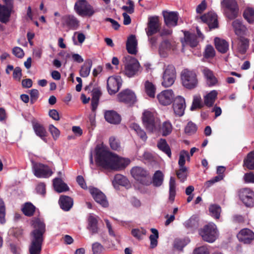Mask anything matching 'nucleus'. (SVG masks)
<instances>
[{
	"label": "nucleus",
	"mask_w": 254,
	"mask_h": 254,
	"mask_svg": "<svg viewBox=\"0 0 254 254\" xmlns=\"http://www.w3.org/2000/svg\"><path fill=\"white\" fill-rule=\"evenodd\" d=\"M31 225L34 230L31 233V242L28 247L29 254H41L46 225L39 218H33Z\"/></svg>",
	"instance_id": "1"
},
{
	"label": "nucleus",
	"mask_w": 254,
	"mask_h": 254,
	"mask_svg": "<svg viewBox=\"0 0 254 254\" xmlns=\"http://www.w3.org/2000/svg\"><path fill=\"white\" fill-rule=\"evenodd\" d=\"M95 150L96 165L105 169H110L114 153L102 147H96Z\"/></svg>",
	"instance_id": "2"
},
{
	"label": "nucleus",
	"mask_w": 254,
	"mask_h": 254,
	"mask_svg": "<svg viewBox=\"0 0 254 254\" xmlns=\"http://www.w3.org/2000/svg\"><path fill=\"white\" fill-rule=\"evenodd\" d=\"M125 75L128 77H132L140 72V65L138 61L130 56L124 57Z\"/></svg>",
	"instance_id": "3"
},
{
	"label": "nucleus",
	"mask_w": 254,
	"mask_h": 254,
	"mask_svg": "<svg viewBox=\"0 0 254 254\" xmlns=\"http://www.w3.org/2000/svg\"><path fill=\"white\" fill-rule=\"evenodd\" d=\"M221 6L226 18L233 20L238 16L239 7L236 0H222Z\"/></svg>",
	"instance_id": "4"
},
{
	"label": "nucleus",
	"mask_w": 254,
	"mask_h": 254,
	"mask_svg": "<svg viewBox=\"0 0 254 254\" xmlns=\"http://www.w3.org/2000/svg\"><path fill=\"white\" fill-rule=\"evenodd\" d=\"M181 78L183 86L188 89H194L197 85L196 74L193 71L188 69H184L181 72Z\"/></svg>",
	"instance_id": "5"
},
{
	"label": "nucleus",
	"mask_w": 254,
	"mask_h": 254,
	"mask_svg": "<svg viewBox=\"0 0 254 254\" xmlns=\"http://www.w3.org/2000/svg\"><path fill=\"white\" fill-rule=\"evenodd\" d=\"M199 234L204 241L213 243L216 240L218 235L216 226L214 223L205 225L199 230Z\"/></svg>",
	"instance_id": "6"
},
{
	"label": "nucleus",
	"mask_w": 254,
	"mask_h": 254,
	"mask_svg": "<svg viewBox=\"0 0 254 254\" xmlns=\"http://www.w3.org/2000/svg\"><path fill=\"white\" fill-rule=\"evenodd\" d=\"M130 174L135 180L143 185L149 186L151 183L149 173L141 167H133L130 170Z\"/></svg>",
	"instance_id": "7"
},
{
	"label": "nucleus",
	"mask_w": 254,
	"mask_h": 254,
	"mask_svg": "<svg viewBox=\"0 0 254 254\" xmlns=\"http://www.w3.org/2000/svg\"><path fill=\"white\" fill-rule=\"evenodd\" d=\"M74 10L81 16H92L96 12L94 7L86 0H78L75 2Z\"/></svg>",
	"instance_id": "8"
},
{
	"label": "nucleus",
	"mask_w": 254,
	"mask_h": 254,
	"mask_svg": "<svg viewBox=\"0 0 254 254\" xmlns=\"http://www.w3.org/2000/svg\"><path fill=\"white\" fill-rule=\"evenodd\" d=\"M119 102L123 103L128 106H132L136 101L135 93L130 89H126L117 95Z\"/></svg>",
	"instance_id": "9"
},
{
	"label": "nucleus",
	"mask_w": 254,
	"mask_h": 254,
	"mask_svg": "<svg viewBox=\"0 0 254 254\" xmlns=\"http://www.w3.org/2000/svg\"><path fill=\"white\" fill-rule=\"evenodd\" d=\"M123 80L119 75L111 76L107 81V89L110 95L117 93L122 86Z\"/></svg>",
	"instance_id": "10"
},
{
	"label": "nucleus",
	"mask_w": 254,
	"mask_h": 254,
	"mask_svg": "<svg viewBox=\"0 0 254 254\" xmlns=\"http://www.w3.org/2000/svg\"><path fill=\"white\" fill-rule=\"evenodd\" d=\"M161 25L158 16H154L149 17L147 26L145 28V32L148 37L159 32L160 30Z\"/></svg>",
	"instance_id": "11"
},
{
	"label": "nucleus",
	"mask_w": 254,
	"mask_h": 254,
	"mask_svg": "<svg viewBox=\"0 0 254 254\" xmlns=\"http://www.w3.org/2000/svg\"><path fill=\"white\" fill-rule=\"evenodd\" d=\"M34 174L39 178H47L52 176L53 172L47 165L42 163L35 164L33 166Z\"/></svg>",
	"instance_id": "12"
},
{
	"label": "nucleus",
	"mask_w": 254,
	"mask_h": 254,
	"mask_svg": "<svg viewBox=\"0 0 254 254\" xmlns=\"http://www.w3.org/2000/svg\"><path fill=\"white\" fill-rule=\"evenodd\" d=\"M110 170L120 171L126 168L130 163L128 158L121 157L117 154H114Z\"/></svg>",
	"instance_id": "13"
},
{
	"label": "nucleus",
	"mask_w": 254,
	"mask_h": 254,
	"mask_svg": "<svg viewBox=\"0 0 254 254\" xmlns=\"http://www.w3.org/2000/svg\"><path fill=\"white\" fill-rule=\"evenodd\" d=\"M239 196L246 206L252 207L254 205V192L251 189L245 188L242 190Z\"/></svg>",
	"instance_id": "14"
},
{
	"label": "nucleus",
	"mask_w": 254,
	"mask_h": 254,
	"mask_svg": "<svg viewBox=\"0 0 254 254\" xmlns=\"http://www.w3.org/2000/svg\"><path fill=\"white\" fill-rule=\"evenodd\" d=\"M142 123L146 129L153 131L155 127V120L153 114L148 111L143 112L142 117Z\"/></svg>",
	"instance_id": "15"
},
{
	"label": "nucleus",
	"mask_w": 254,
	"mask_h": 254,
	"mask_svg": "<svg viewBox=\"0 0 254 254\" xmlns=\"http://www.w3.org/2000/svg\"><path fill=\"white\" fill-rule=\"evenodd\" d=\"M90 193L96 202L101 204L104 207H107L109 203L105 195L99 189L92 188L89 189Z\"/></svg>",
	"instance_id": "16"
},
{
	"label": "nucleus",
	"mask_w": 254,
	"mask_h": 254,
	"mask_svg": "<svg viewBox=\"0 0 254 254\" xmlns=\"http://www.w3.org/2000/svg\"><path fill=\"white\" fill-rule=\"evenodd\" d=\"M62 24L68 29L75 30L78 28L79 21L73 15H65L62 18Z\"/></svg>",
	"instance_id": "17"
},
{
	"label": "nucleus",
	"mask_w": 254,
	"mask_h": 254,
	"mask_svg": "<svg viewBox=\"0 0 254 254\" xmlns=\"http://www.w3.org/2000/svg\"><path fill=\"white\" fill-rule=\"evenodd\" d=\"M200 18L204 23L208 25L210 29L218 28V22L216 13L209 12L202 15Z\"/></svg>",
	"instance_id": "18"
},
{
	"label": "nucleus",
	"mask_w": 254,
	"mask_h": 254,
	"mask_svg": "<svg viewBox=\"0 0 254 254\" xmlns=\"http://www.w3.org/2000/svg\"><path fill=\"white\" fill-rule=\"evenodd\" d=\"M173 108L175 114L179 116H183L186 108L185 99L181 96H178L175 98L173 104Z\"/></svg>",
	"instance_id": "19"
},
{
	"label": "nucleus",
	"mask_w": 254,
	"mask_h": 254,
	"mask_svg": "<svg viewBox=\"0 0 254 254\" xmlns=\"http://www.w3.org/2000/svg\"><path fill=\"white\" fill-rule=\"evenodd\" d=\"M163 16L165 24L168 27H175L177 25L179 18L177 12L164 11Z\"/></svg>",
	"instance_id": "20"
},
{
	"label": "nucleus",
	"mask_w": 254,
	"mask_h": 254,
	"mask_svg": "<svg viewBox=\"0 0 254 254\" xmlns=\"http://www.w3.org/2000/svg\"><path fill=\"white\" fill-rule=\"evenodd\" d=\"M31 123L35 134L46 142L48 133L44 126L38 122L35 119L32 120Z\"/></svg>",
	"instance_id": "21"
},
{
	"label": "nucleus",
	"mask_w": 254,
	"mask_h": 254,
	"mask_svg": "<svg viewBox=\"0 0 254 254\" xmlns=\"http://www.w3.org/2000/svg\"><path fill=\"white\" fill-rule=\"evenodd\" d=\"M159 102L164 106L170 105L174 99V94L172 90H166L162 91L157 96Z\"/></svg>",
	"instance_id": "22"
},
{
	"label": "nucleus",
	"mask_w": 254,
	"mask_h": 254,
	"mask_svg": "<svg viewBox=\"0 0 254 254\" xmlns=\"http://www.w3.org/2000/svg\"><path fill=\"white\" fill-rule=\"evenodd\" d=\"M237 236L239 241L244 244H250L254 240V233L248 228L242 229Z\"/></svg>",
	"instance_id": "23"
},
{
	"label": "nucleus",
	"mask_w": 254,
	"mask_h": 254,
	"mask_svg": "<svg viewBox=\"0 0 254 254\" xmlns=\"http://www.w3.org/2000/svg\"><path fill=\"white\" fill-rule=\"evenodd\" d=\"M13 8L3 5L0 4V22L6 24L10 20L11 13L13 11Z\"/></svg>",
	"instance_id": "24"
},
{
	"label": "nucleus",
	"mask_w": 254,
	"mask_h": 254,
	"mask_svg": "<svg viewBox=\"0 0 254 254\" xmlns=\"http://www.w3.org/2000/svg\"><path fill=\"white\" fill-rule=\"evenodd\" d=\"M184 40L186 45H189L192 48L196 47L197 46L199 42V40H198L195 33L185 31H184Z\"/></svg>",
	"instance_id": "25"
},
{
	"label": "nucleus",
	"mask_w": 254,
	"mask_h": 254,
	"mask_svg": "<svg viewBox=\"0 0 254 254\" xmlns=\"http://www.w3.org/2000/svg\"><path fill=\"white\" fill-rule=\"evenodd\" d=\"M91 107L92 110L94 111L98 107L99 99L102 95L100 87L98 86L94 87L91 91Z\"/></svg>",
	"instance_id": "26"
},
{
	"label": "nucleus",
	"mask_w": 254,
	"mask_h": 254,
	"mask_svg": "<svg viewBox=\"0 0 254 254\" xmlns=\"http://www.w3.org/2000/svg\"><path fill=\"white\" fill-rule=\"evenodd\" d=\"M185 228L189 232L192 233L199 227V220L197 216L193 215L184 223Z\"/></svg>",
	"instance_id": "27"
},
{
	"label": "nucleus",
	"mask_w": 254,
	"mask_h": 254,
	"mask_svg": "<svg viewBox=\"0 0 254 254\" xmlns=\"http://www.w3.org/2000/svg\"><path fill=\"white\" fill-rule=\"evenodd\" d=\"M104 117L106 121L112 124H119L121 121V118L115 111H107L105 113Z\"/></svg>",
	"instance_id": "28"
},
{
	"label": "nucleus",
	"mask_w": 254,
	"mask_h": 254,
	"mask_svg": "<svg viewBox=\"0 0 254 254\" xmlns=\"http://www.w3.org/2000/svg\"><path fill=\"white\" fill-rule=\"evenodd\" d=\"M202 72L206 78V83L209 86H213L216 85L218 80L212 70L207 67H204Z\"/></svg>",
	"instance_id": "29"
},
{
	"label": "nucleus",
	"mask_w": 254,
	"mask_h": 254,
	"mask_svg": "<svg viewBox=\"0 0 254 254\" xmlns=\"http://www.w3.org/2000/svg\"><path fill=\"white\" fill-rule=\"evenodd\" d=\"M137 42L135 35H130L127 41L126 49L129 54L135 55L137 53Z\"/></svg>",
	"instance_id": "30"
},
{
	"label": "nucleus",
	"mask_w": 254,
	"mask_h": 254,
	"mask_svg": "<svg viewBox=\"0 0 254 254\" xmlns=\"http://www.w3.org/2000/svg\"><path fill=\"white\" fill-rule=\"evenodd\" d=\"M73 202V199L66 195L61 196L59 200L61 208L66 211L69 210L72 207Z\"/></svg>",
	"instance_id": "31"
},
{
	"label": "nucleus",
	"mask_w": 254,
	"mask_h": 254,
	"mask_svg": "<svg viewBox=\"0 0 254 254\" xmlns=\"http://www.w3.org/2000/svg\"><path fill=\"white\" fill-rule=\"evenodd\" d=\"M88 226L87 229L91 232L92 234H96L98 232V221L97 217L91 214L88 216Z\"/></svg>",
	"instance_id": "32"
},
{
	"label": "nucleus",
	"mask_w": 254,
	"mask_h": 254,
	"mask_svg": "<svg viewBox=\"0 0 254 254\" xmlns=\"http://www.w3.org/2000/svg\"><path fill=\"white\" fill-rule=\"evenodd\" d=\"M232 26L235 34L240 37L246 34L247 30V27L243 24L242 22L239 20H235L232 22Z\"/></svg>",
	"instance_id": "33"
},
{
	"label": "nucleus",
	"mask_w": 254,
	"mask_h": 254,
	"mask_svg": "<svg viewBox=\"0 0 254 254\" xmlns=\"http://www.w3.org/2000/svg\"><path fill=\"white\" fill-rule=\"evenodd\" d=\"M216 49L222 54L226 53L229 50V43L225 40L216 38L214 40Z\"/></svg>",
	"instance_id": "34"
},
{
	"label": "nucleus",
	"mask_w": 254,
	"mask_h": 254,
	"mask_svg": "<svg viewBox=\"0 0 254 254\" xmlns=\"http://www.w3.org/2000/svg\"><path fill=\"white\" fill-rule=\"evenodd\" d=\"M53 186L55 190L58 192L68 190L67 184L64 182L61 178H56L53 180Z\"/></svg>",
	"instance_id": "35"
},
{
	"label": "nucleus",
	"mask_w": 254,
	"mask_h": 254,
	"mask_svg": "<svg viewBox=\"0 0 254 254\" xmlns=\"http://www.w3.org/2000/svg\"><path fill=\"white\" fill-rule=\"evenodd\" d=\"M92 66V60L91 59L86 60L81 67L79 71L80 75L82 77H87L90 73Z\"/></svg>",
	"instance_id": "36"
},
{
	"label": "nucleus",
	"mask_w": 254,
	"mask_h": 254,
	"mask_svg": "<svg viewBox=\"0 0 254 254\" xmlns=\"http://www.w3.org/2000/svg\"><path fill=\"white\" fill-rule=\"evenodd\" d=\"M238 44V51L241 54H245L249 47V40L246 38L241 36L239 39Z\"/></svg>",
	"instance_id": "37"
},
{
	"label": "nucleus",
	"mask_w": 254,
	"mask_h": 254,
	"mask_svg": "<svg viewBox=\"0 0 254 254\" xmlns=\"http://www.w3.org/2000/svg\"><path fill=\"white\" fill-rule=\"evenodd\" d=\"M158 148L165 153L169 158H171V148L165 139H160L157 143Z\"/></svg>",
	"instance_id": "38"
},
{
	"label": "nucleus",
	"mask_w": 254,
	"mask_h": 254,
	"mask_svg": "<svg viewBox=\"0 0 254 254\" xmlns=\"http://www.w3.org/2000/svg\"><path fill=\"white\" fill-rule=\"evenodd\" d=\"M217 96V92L216 90L211 91L204 96V104L207 107H211L214 103Z\"/></svg>",
	"instance_id": "39"
},
{
	"label": "nucleus",
	"mask_w": 254,
	"mask_h": 254,
	"mask_svg": "<svg viewBox=\"0 0 254 254\" xmlns=\"http://www.w3.org/2000/svg\"><path fill=\"white\" fill-rule=\"evenodd\" d=\"M244 166L249 170H254V150L249 152L244 160Z\"/></svg>",
	"instance_id": "40"
},
{
	"label": "nucleus",
	"mask_w": 254,
	"mask_h": 254,
	"mask_svg": "<svg viewBox=\"0 0 254 254\" xmlns=\"http://www.w3.org/2000/svg\"><path fill=\"white\" fill-rule=\"evenodd\" d=\"M163 180L164 175L162 172L160 170L156 171L152 178L153 186L157 187L161 186L163 184Z\"/></svg>",
	"instance_id": "41"
},
{
	"label": "nucleus",
	"mask_w": 254,
	"mask_h": 254,
	"mask_svg": "<svg viewBox=\"0 0 254 254\" xmlns=\"http://www.w3.org/2000/svg\"><path fill=\"white\" fill-rule=\"evenodd\" d=\"M145 91L146 94L151 98H154L156 92V87L151 82L147 80L144 83Z\"/></svg>",
	"instance_id": "42"
},
{
	"label": "nucleus",
	"mask_w": 254,
	"mask_h": 254,
	"mask_svg": "<svg viewBox=\"0 0 254 254\" xmlns=\"http://www.w3.org/2000/svg\"><path fill=\"white\" fill-rule=\"evenodd\" d=\"M35 209L36 207L32 203L26 202L22 209V211L25 215L30 217L33 215Z\"/></svg>",
	"instance_id": "43"
},
{
	"label": "nucleus",
	"mask_w": 254,
	"mask_h": 254,
	"mask_svg": "<svg viewBox=\"0 0 254 254\" xmlns=\"http://www.w3.org/2000/svg\"><path fill=\"white\" fill-rule=\"evenodd\" d=\"M130 128L133 130L137 135L142 140H146L147 136L145 132L140 127V126L136 124L133 123L130 125Z\"/></svg>",
	"instance_id": "44"
},
{
	"label": "nucleus",
	"mask_w": 254,
	"mask_h": 254,
	"mask_svg": "<svg viewBox=\"0 0 254 254\" xmlns=\"http://www.w3.org/2000/svg\"><path fill=\"white\" fill-rule=\"evenodd\" d=\"M209 211L211 216L216 219H218L221 212V207L217 204H211L209 207Z\"/></svg>",
	"instance_id": "45"
},
{
	"label": "nucleus",
	"mask_w": 254,
	"mask_h": 254,
	"mask_svg": "<svg viewBox=\"0 0 254 254\" xmlns=\"http://www.w3.org/2000/svg\"><path fill=\"white\" fill-rule=\"evenodd\" d=\"M197 130L196 125L191 121L188 123L185 127V133L188 135H191L195 133Z\"/></svg>",
	"instance_id": "46"
},
{
	"label": "nucleus",
	"mask_w": 254,
	"mask_h": 254,
	"mask_svg": "<svg viewBox=\"0 0 254 254\" xmlns=\"http://www.w3.org/2000/svg\"><path fill=\"white\" fill-rule=\"evenodd\" d=\"M151 231L153 234L149 236V239L150 240V248L151 249H153L157 246V239L159 238V234L158 230L155 228H151Z\"/></svg>",
	"instance_id": "47"
},
{
	"label": "nucleus",
	"mask_w": 254,
	"mask_h": 254,
	"mask_svg": "<svg viewBox=\"0 0 254 254\" xmlns=\"http://www.w3.org/2000/svg\"><path fill=\"white\" fill-rule=\"evenodd\" d=\"M243 16L245 19L249 23L254 22V9L251 7L246 8L243 13Z\"/></svg>",
	"instance_id": "48"
},
{
	"label": "nucleus",
	"mask_w": 254,
	"mask_h": 254,
	"mask_svg": "<svg viewBox=\"0 0 254 254\" xmlns=\"http://www.w3.org/2000/svg\"><path fill=\"white\" fill-rule=\"evenodd\" d=\"M114 180L117 184L123 186H127L129 183L127 178L121 174L116 175Z\"/></svg>",
	"instance_id": "49"
},
{
	"label": "nucleus",
	"mask_w": 254,
	"mask_h": 254,
	"mask_svg": "<svg viewBox=\"0 0 254 254\" xmlns=\"http://www.w3.org/2000/svg\"><path fill=\"white\" fill-rule=\"evenodd\" d=\"M203 107V105L201 103V99L200 96H196L193 97L192 105L190 107V110L193 111L196 109H201Z\"/></svg>",
	"instance_id": "50"
},
{
	"label": "nucleus",
	"mask_w": 254,
	"mask_h": 254,
	"mask_svg": "<svg viewBox=\"0 0 254 254\" xmlns=\"http://www.w3.org/2000/svg\"><path fill=\"white\" fill-rule=\"evenodd\" d=\"M163 75L176 78V72L174 66L172 64L168 65L164 71Z\"/></svg>",
	"instance_id": "51"
},
{
	"label": "nucleus",
	"mask_w": 254,
	"mask_h": 254,
	"mask_svg": "<svg viewBox=\"0 0 254 254\" xmlns=\"http://www.w3.org/2000/svg\"><path fill=\"white\" fill-rule=\"evenodd\" d=\"M6 209L4 201L0 198V223L4 224L5 222Z\"/></svg>",
	"instance_id": "52"
},
{
	"label": "nucleus",
	"mask_w": 254,
	"mask_h": 254,
	"mask_svg": "<svg viewBox=\"0 0 254 254\" xmlns=\"http://www.w3.org/2000/svg\"><path fill=\"white\" fill-rule=\"evenodd\" d=\"M215 55V51L214 48L210 45L206 46L204 52V57L206 59L213 58Z\"/></svg>",
	"instance_id": "53"
},
{
	"label": "nucleus",
	"mask_w": 254,
	"mask_h": 254,
	"mask_svg": "<svg viewBox=\"0 0 254 254\" xmlns=\"http://www.w3.org/2000/svg\"><path fill=\"white\" fill-rule=\"evenodd\" d=\"M176 175L181 182H185L187 178V168H180L178 170L176 171Z\"/></svg>",
	"instance_id": "54"
},
{
	"label": "nucleus",
	"mask_w": 254,
	"mask_h": 254,
	"mask_svg": "<svg viewBox=\"0 0 254 254\" xmlns=\"http://www.w3.org/2000/svg\"><path fill=\"white\" fill-rule=\"evenodd\" d=\"M109 143L111 148L114 150H118L120 148V142L119 140L114 136H111L109 138Z\"/></svg>",
	"instance_id": "55"
},
{
	"label": "nucleus",
	"mask_w": 254,
	"mask_h": 254,
	"mask_svg": "<svg viewBox=\"0 0 254 254\" xmlns=\"http://www.w3.org/2000/svg\"><path fill=\"white\" fill-rule=\"evenodd\" d=\"M175 79V77L163 75V80L162 82V85L165 87H170L173 84Z\"/></svg>",
	"instance_id": "56"
},
{
	"label": "nucleus",
	"mask_w": 254,
	"mask_h": 254,
	"mask_svg": "<svg viewBox=\"0 0 254 254\" xmlns=\"http://www.w3.org/2000/svg\"><path fill=\"white\" fill-rule=\"evenodd\" d=\"M10 234L17 239L21 238L23 235V230L21 228H13L10 230Z\"/></svg>",
	"instance_id": "57"
},
{
	"label": "nucleus",
	"mask_w": 254,
	"mask_h": 254,
	"mask_svg": "<svg viewBox=\"0 0 254 254\" xmlns=\"http://www.w3.org/2000/svg\"><path fill=\"white\" fill-rule=\"evenodd\" d=\"M92 249L93 254H100L104 250V247L98 242H95L92 244Z\"/></svg>",
	"instance_id": "58"
},
{
	"label": "nucleus",
	"mask_w": 254,
	"mask_h": 254,
	"mask_svg": "<svg viewBox=\"0 0 254 254\" xmlns=\"http://www.w3.org/2000/svg\"><path fill=\"white\" fill-rule=\"evenodd\" d=\"M172 130V126L169 122H165L163 123L162 126L163 135L167 136L169 135Z\"/></svg>",
	"instance_id": "59"
},
{
	"label": "nucleus",
	"mask_w": 254,
	"mask_h": 254,
	"mask_svg": "<svg viewBox=\"0 0 254 254\" xmlns=\"http://www.w3.org/2000/svg\"><path fill=\"white\" fill-rule=\"evenodd\" d=\"M49 130L54 139L56 140L59 137L60 131L53 125H50L49 126Z\"/></svg>",
	"instance_id": "60"
},
{
	"label": "nucleus",
	"mask_w": 254,
	"mask_h": 254,
	"mask_svg": "<svg viewBox=\"0 0 254 254\" xmlns=\"http://www.w3.org/2000/svg\"><path fill=\"white\" fill-rule=\"evenodd\" d=\"M30 103L31 104H34L38 99L39 96V92L37 89H33L30 90Z\"/></svg>",
	"instance_id": "61"
},
{
	"label": "nucleus",
	"mask_w": 254,
	"mask_h": 254,
	"mask_svg": "<svg viewBox=\"0 0 254 254\" xmlns=\"http://www.w3.org/2000/svg\"><path fill=\"white\" fill-rule=\"evenodd\" d=\"M146 234V230H140L138 229H133L131 230V234L132 236L138 239L141 238L142 236Z\"/></svg>",
	"instance_id": "62"
},
{
	"label": "nucleus",
	"mask_w": 254,
	"mask_h": 254,
	"mask_svg": "<svg viewBox=\"0 0 254 254\" xmlns=\"http://www.w3.org/2000/svg\"><path fill=\"white\" fill-rule=\"evenodd\" d=\"M193 254H209V252L206 246H203L195 248L193 251Z\"/></svg>",
	"instance_id": "63"
},
{
	"label": "nucleus",
	"mask_w": 254,
	"mask_h": 254,
	"mask_svg": "<svg viewBox=\"0 0 254 254\" xmlns=\"http://www.w3.org/2000/svg\"><path fill=\"white\" fill-rule=\"evenodd\" d=\"M12 53L18 58H22L24 56L23 50L18 47H15L13 48Z\"/></svg>",
	"instance_id": "64"
}]
</instances>
